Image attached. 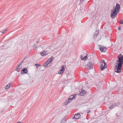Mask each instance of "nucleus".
<instances>
[{
    "label": "nucleus",
    "instance_id": "nucleus-16",
    "mask_svg": "<svg viewBox=\"0 0 123 123\" xmlns=\"http://www.w3.org/2000/svg\"><path fill=\"white\" fill-rule=\"evenodd\" d=\"M87 55H87L86 56H85L84 57H83V58H82V57H81V59L82 60H85L86 59L88 58L89 56H88V57H87Z\"/></svg>",
    "mask_w": 123,
    "mask_h": 123
},
{
    "label": "nucleus",
    "instance_id": "nucleus-22",
    "mask_svg": "<svg viewBox=\"0 0 123 123\" xmlns=\"http://www.w3.org/2000/svg\"><path fill=\"white\" fill-rule=\"evenodd\" d=\"M37 46H38V47H39V46H40L39 45V46L37 45H37H34V46H33V48H37Z\"/></svg>",
    "mask_w": 123,
    "mask_h": 123
},
{
    "label": "nucleus",
    "instance_id": "nucleus-26",
    "mask_svg": "<svg viewBox=\"0 0 123 123\" xmlns=\"http://www.w3.org/2000/svg\"><path fill=\"white\" fill-rule=\"evenodd\" d=\"M104 62H104V60H102L101 62V63H104Z\"/></svg>",
    "mask_w": 123,
    "mask_h": 123
},
{
    "label": "nucleus",
    "instance_id": "nucleus-24",
    "mask_svg": "<svg viewBox=\"0 0 123 123\" xmlns=\"http://www.w3.org/2000/svg\"><path fill=\"white\" fill-rule=\"evenodd\" d=\"M98 32L97 31H96L95 32V33L94 34L95 35V36H96L97 35V34H98Z\"/></svg>",
    "mask_w": 123,
    "mask_h": 123
},
{
    "label": "nucleus",
    "instance_id": "nucleus-12",
    "mask_svg": "<svg viewBox=\"0 0 123 123\" xmlns=\"http://www.w3.org/2000/svg\"><path fill=\"white\" fill-rule=\"evenodd\" d=\"M87 92L86 91L84 90H83L79 94V95L80 96H82L83 95H84L83 93L84 94H85Z\"/></svg>",
    "mask_w": 123,
    "mask_h": 123
},
{
    "label": "nucleus",
    "instance_id": "nucleus-18",
    "mask_svg": "<svg viewBox=\"0 0 123 123\" xmlns=\"http://www.w3.org/2000/svg\"><path fill=\"white\" fill-rule=\"evenodd\" d=\"M67 117V115H66L63 118V119L62 120V121H61V122L62 123H64L65 122V118Z\"/></svg>",
    "mask_w": 123,
    "mask_h": 123
},
{
    "label": "nucleus",
    "instance_id": "nucleus-13",
    "mask_svg": "<svg viewBox=\"0 0 123 123\" xmlns=\"http://www.w3.org/2000/svg\"><path fill=\"white\" fill-rule=\"evenodd\" d=\"M115 7L117 9V11H118L120 9V5L118 3H117Z\"/></svg>",
    "mask_w": 123,
    "mask_h": 123
},
{
    "label": "nucleus",
    "instance_id": "nucleus-20",
    "mask_svg": "<svg viewBox=\"0 0 123 123\" xmlns=\"http://www.w3.org/2000/svg\"><path fill=\"white\" fill-rule=\"evenodd\" d=\"M20 69V68H17L15 70L17 71L18 72H19Z\"/></svg>",
    "mask_w": 123,
    "mask_h": 123
},
{
    "label": "nucleus",
    "instance_id": "nucleus-38",
    "mask_svg": "<svg viewBox=\"0 0 123 123\" xmlns=\"http://www.w3.org/2000/svg\"><path fill=\"white\" fill-rule=\"evenodd\" d=\"M3 110H2V111H1V112H3Z\"/></svg>",
    "mask_w": 123,
    "mask_h": 123
},
{
    "label": "nucleus",
    "instance_id": "nucleus-19",
    "mask_svg": "<svg viewBox=\"0 0 123 123\" xmlns=\"http://www.w3.org/2000/svg\"><path fill=\"white\" fill-rule=\"evenodd\" d=\"M35 66L37 67H36V68H38V66H41V65L40 64L37 63V64H35Z\"/></svg>",
    "mask_w": 123,
    "mask_h": 123
},
{
    "label": "nucleus",
    "instance_id": "nucleus-31",
    "mask_svg": "<svg viewBox=\"0 0 123 123\" xmlns=\"http://www.w3.org/2000/svg\"><path fill=\"white\" fill-rule=\"evenodd\" d=\"M5 32V31H4V30H3L2 31V33H4Z\"/></svg>",
    "mask_w": 123,
    "mask_h": 123
},
{
    "label": "nucleus",
    "instance_id": "nucleus-15",
    "mask_svg": "<svg viewBox=\"0 0 123 123\" xmlns=\"http://www.w3.org/2000/svg\"><path fill=\"white\" fill-rule=\"evenodd\" d=\"M12 85V83H10L8 85H6L5 87V89L7 90L8 89V88L11 86V85Z\"/></svg>",
    "mask_w": 123,
    "mask_h": 123
},
{
    "label": "nucleus",
    "instance_id": "nucleus-17",
    "mask_svg": "<svg viewBox=\"0 0 123 123\" xmlns=\"http://www.w3.org/2000/svg\"><path fill=\"white\" fill-rule=\"evenodd\" d=\"M61 68H61L62 70H63L64 71H65V68H66V66L65 65H63L61 67Z\"/></svg>",
    "mask_w": 123,
    "mask_h": 123
},
{
    "label": "nucleus",
    "instance_id": "nucleus-29",
    "mask_svg": "<svg viewBox=\"0 0 123 123\" xmlns=\"http://www.w3.org/2000/svg\"><path fill=\"white\" fill-rule=\"evenodd\" d=\"M20 65H19V64L18 65V68H20Z\"/></svg>",
    "mask_w": 123,
    "mask_h": 123
},
{
    "label": "nucleus",
    "instance_id": "nucleus-35",
    "mask_svg": "<svg viewBox=\"0 0 123 123\" xmlns=\"http://www.w3.org/2000/svg\"><path fill=\"white\" fill-rule=\"evenodd\" d=\"M7 29H6V30H4V31H5V32L6 31H7Z\"/></svg>",
    "mask_w": 123,
    "mask_h": 123
},
{
    "label": "nucleus",
    "instance_id": "nucleus-5",
    "mask_svg": "<svg viewBox=\"0 0 123 123\" xmlns=\"http://www.w3.org/2000/svg\"><path fill=\"white\" fill-rule=\"evenodd\" d=\"M111 17L112 18H113L115 17V16L117 15V13L116 12L112 11V10H111Z\"/></svg>",
    "mask_w": 123,
    "mask_h": 123
},
{
    "label": "nucleus",
    "instance_id": "nucleus-10",
    "mask_svg": "<svg viewBox=\"0 0 123 123\" xmlns=\"http://www.w3.org/2000/svg\"><path fill=\"white\" fill-rule=\"evenodd\" d=\"M50 63L46 61L45 63L43 64V66L45 67V68H47L50 66L49 64Z\"/></svg>",
    "mask_w": 123,
    "mask_h": 123
},
{
    "label": "nucleus",
    "instance_id": "nucleus-14",
    "mask_svg": "<svg viewBox=\"0 0 123 123\" xmlns=\"http://www.w3.org/2000/svg\"><path fill=\"white\" fill-rule=\"evenodd\" d=\"M54 59V57L53 56H51L50 58L48 59L47 60V62L50 63L52 62L53 60Z\"/></svg>",
    "mask_w": 123,
    "mask_h": 123
},
{
    "label": "nucleus",
    "instance_id": "nucleus-8",
    "mask_svg": "<svg viewBox=\"0 0 123 123\" xmlns=\"http://www.w3.org/2000/svg\"><path fill=\"white\" fill-rule=\"evenodd\" d=\"M87 66L89 68L92 69L93 68V64L91 62H89L87 64Z\"/></svg>",
    "mask_w": 123,
    "mask_h": 123
},
{
    "label": "nucleus",
    "instance_id": "nucleus-30",
    "mask_svg": "<svg viewBox=\"0 0 123 123\" xmlns=\"http://www.w3.org/2000/svg\"><path fill=\"white\" fill-rule=\"evenodd\" d=\"M118 29L120 31L121 30V28L120 27H119L118 28Z\"/></svg>",
    "mask_w": 123,
    "mask_h": 123
},
{
    "label": "nucleus",
    "instance_id": "nucleus-34",
    "mask_svg": "<svg viewBox=\"0 0 123 123\" xmlns=\"http://www.w3.org/2000/svg\"><path fill=\"white\" fill-rule=\"evenodd\" d=\"M90 111L89 110L87 112V113H89L90 112Z\"/></svg>",
    "mask_w": 123,
    "mask_h": 123
},
{
    "label": "nucleus",
    "instance_id": "nucleus-6",
    "mask_svg": "<svg viewBox=\"0 0 123 123\" xmlns=\"http://www.w3.org/2000/svg\"><path fill=\"white\" fill-rule=\"evenodd\" d=\"M80 117V113H77L75 114L73 118L76 119H78Z\"/></svg>",
    "mask_w": 123,
    "mask_h": 123
},
{
    "label": "nucleus",
    "instance_id": "nucleus-7",
    "mask_svg": "<svg viewBox=\"0 0 123 123\" xmlns=\"http://www.w3.org/2000/svg\"><path fill=\"white\" fill-rule=\"evenodd\" d=\"M49 53V52L47 51H44L43 52H41L40 54L42 56H46L48 55Z\"/></svg>",
    "mask_w": 123,
    "mask_h": 123
},
{
    "label": "nucleus",
    "instance_id": "nucleus-2",
    "mask_svg": "<svg viewBox=\"0 0 123 123\" xmlns=\"http://www.w3.org/2000/svg\"><path fill=\"white\" fill-rule=\"evenodd\" d=\"M75 99V97L74 95L71 96L70 97V98L68 99V100H66L64 103L65 105H67L69 104L72 100H74Z\"/></svg>",
    "mask_w": 123,
    "mask_h": 123
},
{
    "label": "nucleus",
    "instance_id": "nucleus-32",
    "mask_svg": "<svg viewBox=\"0 0 123 123\" xmlns=\"http://www.w3.org/2000/svg\"><path fill=\"white\" fill-rule=\"evenodd\" d=\"M23 62H22L21 61V62L19 64V65H21L22 64V63Z\"/></svg>",
    "mask_w": 123,
    "mask_h": 123
},
{
    "label": "nucleus",
    "instance_id": "nucleus-28",
    "mask_svg": "<svg viewBox=\"0 0 123 123\" xmlns=\"http://www.w3.org/2000/svg\"><path fill=\"white\" fill-rule=\"evenodd\" d=\"M60 71H61V72H63V73H64V71L63 70H62V69L60 70Z\"/></svg>",
    "mask_w": 123,
    "mask_h": 123
},
{
    "label": "nucleus",
    "instance_id": "nucleus-3",
    "mask_svg": "<svg viewBox=\"0 0 123 123\" xmlns=\"http://www.w3.org/2000/svg\"><path fill=\"white\" fill-rule=\"evenodd\" d=\"M106 62L104 63H101L100 67V69L101 70H103L104 69L106 68Z\"/></svg>",
    "mask_w": 123,
    "mask_h": 123
},
{
    "label": "nucleus",
    "instance_id": "nucleus-33",
    "mask_svg": "<svg viewBox=\"0 0 123 123\" xmlns=\"http://www.w3.org/2000/svg\"><path fill=\"white\" fill-rule=\"evenodd\" d=\"M120 23L121 24H123V21H122L121 22H120Z\"/></svg>",
    "mask_w": 123,
    "mask_h": 123
},
{
    "label": "nucleus",
    "instance_id": "nucleus-11",
    "mask_svg": "<svg viewBox=\"0 0 123 123\" xmlns=\"http://www.w3.org/2000/svg\"><path fill=\"white\" fill-rule=\"evenodd\" d=\"M27 70L26 68H24L23 69L21 70V73L22 74L23 73H24L25 74H27Z\"/></svg>",
    "mask_w": 123,
    "mask_h": 123
},
{
    "label": "nucleus",
    "instance_id": "nucleus-21",
    "mask_svg": "<svg viewBox=\"0 0 123 123\" xmlns=\"http://www.w3.org/2000/svg\"><path fill=\"white\" fill-rule=\"evenodd\" d=\"M117 9L116 7H115L114 8V9H113L112 10V11H114L115 12H117Z\"/></svg>",
    "mask_w": 123,
    "mask_h": 123
},
{
    "label": "nucleus",
    "instance_id": "nucleus-1",
    "mask_svg": "<svg viewBox=\"0 0 123 123\" xmlns=\"http://www.w3.org/2000/svg\"><path fill=\"white\" fill-rule=\"evenodd\" d=\"M118 60L116 61L115 70L116 72L119 73L122 71V66L123 63V55L121 54L117 57Z\"/></svg>",
    "mask_w": 123,
    "mask_h": 123
},
{
    "label": "nucleus",
    "instance_id": "nucleus-27",
    "mask_svg": "<svg viewBox=\"0 0 123 123\" xmlns=\"http://www.w3.org/2000/svg\"><path fill=\"white\" fill-rule=\"evenodd\" d=\"M84 1V0H80V3H82Z\"/></svg>",
    "mask_w": 123,
    "mask_h": 123
},
{
    "label": "nucleus",
    "instance_id": "nucleus-4",
    "mask_svg": "<svg viewBox=\"0 0 123 123\" xmlns=\"http://www.w3.org/2000/svg\"><path fill=\"white\" fill-rule=\"evenodd\" d=\"M120 104L119 102H117L111 105L109 108H112L113 107H117Z\"/></svg>",
    "mask_w": 123,
    "mask_h": 123
},
{
    "label": "nucleus",
    "instance_id": "nucleus-23",
    "mask_svg": "<svg viewBox=\"0 0 123 123\" xmlns=\"http://www.w3.org/2000/svg\"><path fill=\"white\" fill-rule=\"evenodd\" d=\"M27 56H25V57L23 59L22 61H21L22 62H23L24 61L25 59V58H27Z\"/></svg>",
    "mask_w": 123,
    "mask_h": 123
},
{
    "label": "nucleus",
    "instance_id": "nucleus-37",
    "mask_svg": "<svg viewBox=\"0 0 123 123\" xmlns=\"http://www.w3.org/2000/svg\"><path fill=\"white\" fill-rule=\"evenodd\" d=\"M39 42L38 41H37V43Z\"/></svg>",
    "mask_w": 123,
    "mask_h": 123
},
{
    "label": "nucleus",
    "instance_id": "nucleus-39",
    "mask_svg": "<svg viewBox=\"0 0 123 123\" xmlns=\"http://www.w3.org/2000/svg\"><path fill=\"white\" fill-rule=\"evenodd\" d=\"M81 57H82V58H83V56H82H82Z\"/></svg>",
    "mask_w": 123,
    "mask_h": 123
},
{
    "label": "nucleus",
    "instance_id": "nucleus-36",
    "mask_svg": "<svg viewBox=\"0 0 123 123\" xmlns=\"http://www.w3.org/2000/svg\"><path fill=\"white\" fill-rule=\"evenodd\" d=\"M17 123H21V122L19 121L18 122H17Z\"/></svg>",
    "mask_w": 123,
    "mask_h": 123
},
{
    "label": "nucleus",
    "instance_id": "nucleus-25",
    "mask_svg": "<svg viewBox=\"0 0 123 123\" xmlns=\"http://www.w3.org/2000/svg\"><path fill=\"white\" fill-rule=\"evenodd\" d=\"M58 74H63V72H61L60 71L58 72Z\"/></svg>",
    "mask_w": 123,
    "mask_h": 123
},
{
    "label": "nucleus",
    "instance_id": "nucleus-9",
    "mask_svg": "<svg viewBox=\"0 0 123 123\" xmlns=\"http://www.w3.org/2000/svg\"><path fill=\"white\" fill-rule=\"evenodd\" d=\"M100 50L101 52H105L106 50V49L105 47L102 46L101 47H100Z\"/></svg>",
    "mask_w": 123,
    "mask_h": 123
}]
</instances>
